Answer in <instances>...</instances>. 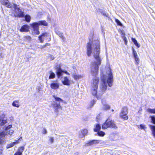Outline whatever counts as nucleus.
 I'll return each mask as SVG.
<instances>
[{"mask_svg":"<svg viewBox=\"0 0 155 155\" xmlns=\"http://www.w3.org/2000/svg\"><path fill=\"white\" fill-rule=\"evenodd\" d=\"M55 68L57 69L56 73L58 78H60V77L62 75V73L64 72V71L62 70L60 68V66L57 65L55 67Z\"/></svg>","mask_w":155,"mask_h":155,"instance_id":"nucleus-11","label":"nucleus"},{"mask_svg":"<svg viewBox=\"0 0 155 155\" xmlns=\"http://www.w3.org/2000/svg\"><path fill=\"white\" fill-rule=\"evenodd\" d=\"M151 119L153 123L155 124V117L154 116H151Z\"/></svg>","mask_w":155,"mask_h":155,"instance_id":"nucleus-43","label":"nucleus"},{"mask_svg":"<svg viewBox=\"0 0 155 155\" xmlns=\"http://www.w3.org/2000/svg\"><path fill=\"white\" fill-rule=\"evenodd\" d=\"M95 103V101L94 100H93L92 101H91V107H92L93 106L94 104Z\"/></svg>","mask_w":155,"mask_h":155,"instance_id":"nucleus-46","label":"nucleus"},{"mask_svg":"<svg viewBox=\"0 0 155 155\" xmlns=\"http://www.w3.org/2000/svg\"><path fill=\"white\" fill-rule=\"evenodd\" d=\"M59 82L57 80L53 81L50 84L51 88L54 90H57L59 88Z\"/></svg>","mask_w":155,"mask_h":155,"instance_id":"nucleus-9","label":"nucleus"},{"mask_svg":"<svg viewBox=\"0 0 155 155\" xmlns=\"http://www.w3.org/2000/svg\"><path fill=\"white\" fill-rule=\"evenodd\" d=\"M29 26L25 25H23L20 30L21 32H27L29 31Z\"/></svg>","mask_w":155,"mask_h":155,"instance_id":"nucleus-14","label":"nucleus"},{"mask_svg":"<svg viewBox=\"0 0 155 155\" xmlns=\"http://www.w3.org/2000/svg\"><path fill=\"white\" fill-rule=\"evenodd\" d=\"M101 102L103 105V106L102 107V109L103 110H107L110 109V106L107 104L105 102L102 101Z\"/></svg>","mask_w":155,"mask_h":155,"instance_id":"nucleus-19","label":"nucleus"},{"mask_svg":"<svg viewBox=\"0 0 155 155\" xmlns=\"http://www.w3.org/2000/svg\"><path fill=\"white\" fill-rule=\"evenodd\" d=\"M57 34L63 40H64L65 38L64 36L63 33H58Z\"/></svg>","mask_w":155,"mask_h":155,"instance_id":"nucleus-36","label":"nucleus"},{"mask_svg":"<svg viewBox=\"0 0 155 155\" xmlns=\"http://www.w3.org/2000/svg\"><path fill=\"white\" fill-rule=\"evenodd\" d=\"M97 87H92L91 88L92 89V94L95 96L97 95Z\"/></svg>","mask_w":155,"mask_h":155,"instance_id":"nucleus-23","label":"nucleus"},{"mask_svg":"<svg viewBox=\"0 0 155 155\" xmlns=\"http://www.w3.org/2000/svg\"><path fill=\"white\" fill-rule=\"evenodd\" d=\"M62 82L64 85H69L70 84V81L69 79L66 77H65L64 80H62Z\"/></svg>","mask_w":155,"mask_h":155,"instance_id":"nucleus-20","label":"nucleus"},{"mask_svg":"<svg viewBox=\"0 0 155 155\" xmlns=\"http://www.w3.org/2000/svg\"><path fill=\"white\" fill-rule=\"evenodd\" d=\"M97 134L99 136L103 137L105 135V134L103 131H100L98 132Z\"/></svg>","mask_w":155,"mask_h":155,"instance_id":"nucleus-32","label":"nucleus"},{"mask_svg":"<svg viewBox=\"0 0 155 155\" xmlns=\"http://www.w3.org/2000/svg\"><path fill=\"white\" fill-rule=\"evenodd\" d=\"M25 148L24 147H21L19 148L18 151L15 153L14 155H22Z\"/></svg>","mask_w":155,"mask_h":155,"instance_id":"nucleus-18","label":"nucleus"},{"mask_svg":"<svg viewBox=\"0 0 155 155\" xmlns=\"http://www.w3.org/2000/svg\"><path fill=\"white\" fill-rule=\"evenodd\" d=\"M125 33L123 31H121V37L122 38H123V37H125Z\"/></svg>","mask_w":155,"mask_h":155,"instance_id":"nucleus-44","label":"nucleus"},{"mask_svg":"<svg viewBox=\"0 0 155 155\" xmlns=\"http://www.w3.org/2000/svg\"><path fill=\"white\" fill-rule=\"evenodd\" d=\"M149 127L153 135L155 138V126L150 125Z\"/></svg>","mask_w":155,"mask_h":155,"instance_id":"nucleus-22","label":"nucleus"},{"mask_svg":"<svg viewBox=\"0 0 155 155\" xmlns=\"http://www.w3.org/2000/svg\"><path fill=\"white\" fill-rule=\"evenodd\" d=\"M93 34L91 33L89 36V42L86 47L87 54L90 56L92 53L97 62H94L91 66V74L93 76H96L98 74L99 66L101 64L102 59L99 57L100 51V42L97 40H93Z\"/></svg>","mask_w":155,"mask_h":155,"instance_id":"nucleus-1","label":"nucleus"},{"mask_svg":"<svg viewBox=\"0 0 155 155\" xmlns=\"http://www.w3.org/2000/svg\"><path fill=\"white\" fill-rule=\"evenodd\" d=\"M25 18L26 21L29 22L30 21L31 17L29 15H27L25 16Z\"/></svg>","mask_w":155,"mask_h":155,"instance_id":"nucleus-31","label":"nucleus"},{"mask_svg":"<svg viewBox=\"0 0 155 155\" xmlns=\"http://www.w3.org/2000/svg\"><path fill=\"white\" fill-rule=\"evenodd\" d=\"M24 39L25 41H29L31 40V38L29 36H25L24 37Z\"/></svg>","mask_w":155,"mask_h":155,"instance_id":"nucleus-35","label":"nucleus"},{"mask_svg":"<svg viewBox=\"0 0 155 155\" xmlns=\"http://www.w3.org/2000/svg\"><path fill=\"white\" fill-rule=\"evenodd\" d=\"M100 141L99 140H92L88 141L87 143H86L85 146H91L94 144H98L100 142Z\"/></svg>","mask_w":155,"mask_h":155,"instance_id":"nucleus-13","label":"nucleus"},{"mask_svg":"<svg viewBox=\"0 0 155 155\" xmlns=\"http://www.w3.org/2000/svg\"><path fill=\"white\" fill-rule=\"evenodd\" d=\"M139 127L140 129L143 130H145L147 128L146 126L144 124H140Z\"/></svg>","mask_w":155,"mask_h":155,"instance_id":"nucleus-34","label":"nucleus"},{"mask_svg":"<svg viewBox=\"0 0 155 155\" xmlns=\"http://www.w3.org/2000/svg\"><path fill=\"white\" fill-rule=\"evenodd\" d=\"M135 61H136V64L138 65L139 64L140 60L139 58L138 57V56L134 57Z\"/></svg>","mask_w":155,"mask_h":155,"instance_id":"nucleus-37","label":"nucleus"},{"mask_svg":"<svg viewBox=\"0 0 155 155\" xmlns=\"http://www.w3.org/2000/svg\"><path fill=\"white\" fill-rule=\"evenodd\" d=\"M132 40L134 43V45H136L137 48H139L140 47V45L138 44L137 41L135 39L132 38Z\"/></svg>","mask_w":155,"mask_h":155,"instance_id":"nucleus-26","label":"nucleus"},{"mask_svg":"<svg viewBox=\"0 0 155 155\" xmlns=\"http://www.w3.org/2000/svg\"><path fill=\"white\" fill-rule=\"evenodd\" d=\"M2 4L4 5H5L6 7L9 8H10L12 6V5L9 3L8 0H3L1 1Z\"/></svg>","mask_w":155,"mask_h":155,"instance_id":"nucleus-17","label":"nucleus"},{"mask_svg":"<svg viewBox=\"0 0 155 155\" xmlns=\"http://www.w3.org/2000/svg\"><path fill=\"white\" fill-rule=\"evenodd\" d=\"M3 151V148L2 147L0 148V155H1Z\"/></svg>","mask_w":155,"mask_h":155,"instance_id":"nucleus-48","label":"nucleus"},{"mask_svg":"<svg viewBox=\"0 0 155 155\" xmlns=\"http://www.w3.org/2000/svg\"><path fill=\"white\" fill-rule=\"evenodd\" d=\"M127 107H124L122 108L120 114V116L122 118L125 120H127L128 119V116H127Z\"/></svg>","mask_w":155,"mask_h":155,"instance_id":"nucleus-8","label":"nucleus"},{"mask_svg":"<svg viewBox=\"0 0 155 155\" xmlns=\"http://www.w3.org/2000/svg\"><path fill=\"white\" fill-rule=\"evenodd\" d=\"M122 38L123 39V40L124 41V43L125 45H127V40L126 37H123V38Z\"/></svg>","mask_w":155,"mask_h":155,"instance_id":"nucleus-42","label":"nucleus"},{"mask_svg":"<svg viewBox=\"0 0 155 155\" xmlns=\"http://www.w3.org/2000/svg\"><path fill=\"white\" fill-rule=\"evenodd\" d=\"M47 45H49V44L48 43H47L45 45H43L41 46V48H44L45 47L47 46Z\"/></svg>","mask_w":155,"mask_h":155,"instance_id":"nucleus-47","label":"nucleus"},{"mask_svg":"<svg viewBox=\"0 0 155 155\" xmlns=\"http://www.w3.org/2000/svg\"><path fill=\"white\" fill-rule=\"evenodd\" d=\"M65 74H67L69 75L70 74L69 73H68L67 71H64V72H63Z\"/></svg>","mask_w":155,"mask_h":155,"instance_id":"nucleus-50","label":"nucleus"},{"mask_svg":"<svg viewBox=\"0 0 155 155\" xmlns=\"http://www.w3.org/2000/svg\"><path fill=\"white\" fill-rule=\"evenodd\" d=\"M53 97L54 98L56 102H53L52 104V106L54 109V112L58 113V109H62V107L60 105V103L63 102L64 101L56 96L54 95Z\"/></svg>","mask_w":155,"mask_h":155,"instance_id":"nucleus-3","label":"nucleus"},{"mask_svg":"<svg viewBox=\"0 0 155 155\" xmlns=\"http://www.w3.org/2000/svg\"><path fill=\"white\" fill-rule=\"evenodd\" d=\"M99 79L98 77H95L91 82V86L92 87H97Z\"/></svg>","mask_w":155,"mask_h":155,"instance_id":"nucleus-10","label":"nucleus"},{"mask_svg":"<svg viewBox=\"0 0 155 155\" xmlns=\"http://www.w3.org/2000/svg\"><path fill=\"white\" fill-rule=\"evenodd\" d=\"M50 35L49 33H44L42 34L41 35L38 36V38L40 42H43L44 41V38L45 37H50Z\"/></svg>","mask_w":155,"mask_h":155,"instance_id":"nucleus-12","label":"nucleus"},{"mask_svg":"<svg viewBox=\"0 0 155 155\" xmlns=\"http://www.w3.org/2000/svg\"><path fill=\"white\" fill-rule=\"evenodd\" d=\"M101 13L104 16H107V14L104 11H101Z\"/></svg>","mask_w":155,"mask_h":155,"instance_id":"nucleus-41","label":"nucleus"},{"mask_svg":"<svg viewBox=\"0 0 155 155\" xmlns=\"http://www.w3.org/2000/svg\"><path fill=\"white\" fill-rule=\"evenodd\" d=\"M115 21L117 23V24L120 26H121L122 25V24L120 22V21L119 20L117 19H116Z\"/></svg>","mask_w":155,"mask_h":155,"instance_id":"nucleus-40","label":"nucleus"},{"mask_svg":"<svg viewBox=\"0 0 155 155\" xmlns=\"http://www.w3.org/2000/svg\"><path fill=\"white\" fill-rule=\"evenodd\" d=\"M42 133L43 134H46L47 133V131L46 129L45 128H43Z\"/></svg>","mask_w":155,"mask_h":155,"instance_id":"nucleus-45","label":"nucleus"},{"mask_svg":"<svg viewBox=\"0 0 155 155\" xmlns=\"http://www.w3.org/2000/svg\"><path fill=\"white\" fill-rule=\"evenodd\" d=\"M40 25L47 26V23L45 21H41L38 22H34L31 25L33 29H39V26Z\"/></svg>","mask_w":155,"mask_h":155,"instance_id":"nucleus-7","label":"nucleus"},{"mask_svg":"<svg viewBox=\"0 0 155 155\" xmlns=\"http://www.w3.org/2000/svg\"><path fill=\"white\" fill-rule=\"evenodd\" d=\"M51 60H53L54 59V58L52 57V56L51 57Z\"/></svg>","mask_w":155,"mask_h":155,"instance_id":"nucleus-51","label":"nucleus"},{"mask_svg":"<svg viewBox=\"0 0 155 155\" xmlns=\"http://www.w3.org/2000/svg\"><path fill=\"white\" fill-rule=\"evenodd\" d=\"M133 54L134 57L137 56V54L136 51L133 48Z\"/></svg>","mask_w":155,"mask_h":155,"instance_id":"nucleus-38","label":"nucleus"},{"mask_svg":"<svg viewBox=\"0 0 155 155\" xmlns=\"http://www.w3.org/2000/svg\"><path fill=\"white\" fill-rule=\"evenodd\" d=\"M5 116V115L3 114L0 117V126H3L7 122L6 120L4 118Z\"/></svg>","mask_w":155,"mask_h":155,"instance_id":"nucleus-15","label":"nucleus"},{"mask_svg":"<svg viewBox=\"0 0 155 155\" xmlns=\"http://www.w3.org/2000/svg\"><path fill=\"white\" fill-rule=\"evenodd\" d=\"M88 133V130L86 129L81 130V133L79 135V137L80 138H83L85 136L87 135Z\"/></svg>","mask_w":155,"mask_h":155,"instance_id":"nucleus-16","label":"nucleus"},{"mask_svg":"<svg viewBox=\"0 0 155 155\" xmlns=\"http://www.w3.org/2000/svg\"><path fill=\"white\" fill-rule=\"evenodd\" d=\"M18 101H15L13 102L12 104L13 106L17 107H19V105H18Z\"/></svg>","mask_w":155,"mask_h":155,"instance_id":"nucleus-29","label":"nucleus"},{"mask_svg":"<svg viewBox=\"0 0 155 155\" xmlns=\"http://www.w3.org/2000/svg\"><path fill=\"white\" fill-rule=\"evenodd\" d=\"M102 128L103 129H106L108 128H117V127L114 123V122L112 120H110L107 119L105 123L102 125Z\"/></svg>","mask_w":155,"mask_h":155,"instance_id":"nucleus-5","label":"nucleus"},{"mask_svg":"<svg viewBox=\"0 0 155 155\" xmlns=\"http://www.w3.org/2000/svg\"><path fill=\"white\" fill-rule=\"evenodd\" d=\"M112 110V111H114V110H113V109L112 110Z\"/></svg>","mask_w":155,"mask_h":155,"instance_id":"nucleus-52","label":"nucleus"},{"mask_svg":"<svg viewBox=\"0 0 155 155\" xmlns=\"http://www.w3.org/2000/svg\"><path fill=\"white\" fill-rule=\"evenodd\" d=\"M147 111L150 113L155 114V108L154 109L149 108L147 109Z\"/></svg>","mask_w":155,"mask_h":155,"instance_id":"nucleus-33","label":"nucleus"},{"mask_svg":"<svg viewBox=\"0 0 155 155\" xmlns=\"http://www.w3.org/2000/svg\"><path fill=\"white\" fill-rule=\"evenodd\" d=\"M73 77L75 80H77L80 78L82 76L81 75L75 74L73 75Z\"/></svg>","mask_w":155,"mask_h":155,"instance_id":"nucleus-28","label":"nucleus"},{"mask_svg":"<svg viewBox=\"0 0 155 155\" xmlns=\"http://www.w3.org/2000/svg\"><path fill=\"white\" fill-rule=\"evenodd\" d=\"M12 127V125H10L8 126L5 127L4 128V130L3 131H5L9 133L10 130H8L9 129Z\"/></svg>","mask_w":155,"mask_h":155,"instance_id":"nucleus-30","label":"nucleus"},{"mask_svg":"<svg viewBox=\"0 0 155 155\" xmlns=\"http://www.w3.org/2000/svg\"><path fill=\"white\" fill-rule=\"evenodd\" d=\"M22 139V137H21L17 141H18V143H20V141H21Z\"/></svg>","mask_w":155,"mask_h":155,"instance_id":"nucleus-49","label":"nucleus"},{"mask_svg":"<svg viewBox=\"0 0 155 155\" xmlns=\"http://www.w3.org/2000/svg\"><path fill=\"white\" fill-rule=\"evenodd\" d=\"M54 139L53 137H50L49 140V141L51 143H52L54 142Z\"/></svg>","mask_w":155,"mask_h":155,"instance_id":"nucleus-39","label":"nucleus"},{"mask_svg":"<svg viewBox=\"0 0 155 155\" xmlns=\"http://www.w3.org/2000/svg\"><path fill=\"white\" fill-rule=\"evenodd\" d=\"M18 143V141H17V140H16L14 142H13L8 144L7 146V148H9L10 147H12L14 146L15 145H17Z\"/></svg>","mask_w":155,"mask_h":155,"instance_id":"nucleus-21","label":"nucleus"},{"mask_svg":"<svg viewBox=\"0 0 155 155\" xmlns=\"http://www.w3.org/2000/svg\"><path fill=\"white\" fill-rule=\"evenodd\" d=\"M12 7L15 9V13L14 15L15 17H22L24 16V12L22 11L21 9L19 7V6L17 5L13 4Z\"/></svg>","mask_w":155,"mask_h":155,"instance_id":"nucleus-6","label":"nucleus"},{"mask_svg":"<svg viewBox=\"0 0 155 155\" xmlns=\"http://www.w3.org/2000/svg\"><path fill=\"white\" fill-rule=\"evenodd\" d=\"M55 74L51 71H50V75L49 77V79H53L55 78Z\"/></svg>","mask_w":155,"mask_h":155,"instance_id":"nucleus-24","label":"nucleus"},{"mask_svg":"<svg viewBox=\"0 0 155 155\" xmlns=\"http://www.w3.org/2000/svg\"><path fill=\"white\" fill-rule=\"evenodd\" d=\"M101 127L99 124H97L96 125L95 128L94 129V130L95 132H98L101 129Z\"/></svg>","mask_w":155,"mask_h":155,"instance_id":"nucleus-27","label":"nucleus"},{"mask_svg":"<svg viewBox=\"0 0 155 155\" xmlns=\"http://www.w3.org/2000/svg\"><path fill=\"white\" fill-rule=\"evenodd\" d=\"M32 33L34 35L39 34L40 32L39 31V29H33Z\"/></svg>","mask_w":155,"mask_h":155,"instance_id":"nucleus-25","label":"nucleus"},{"mask_svg":"<svg viewBox=\"0 0 155 155\" xmlns=\"http://www.w3.org/2000/svg\"><path fill=\"white\" fill-rule=\"evenodd\" d=\"M101 82L100 87L101 91L103 92L106 90L107 84L110 87L112 85L113 76L110 69H109L106 75H101Z\"/></svg>","mask_w":155,"mask_h":155,"instance_id":"nucleus-2","label":"nucleus"},{"mask_svg":"<svg viewBox=\"0 0 155 155\" xmlns=\"http://www.w3.org/2000/svg\"><path fill=\"white\" fill-rule=\"evenodd\" d=\"M14 132V130H10L9 133L5 131L0 132V145L2 144L5 142V141L1 138H3V139L5 140L7 138V137L5 136L10 135L9 138H10L11 135L13 134Z\"/></svg>","mask_w":155,"mask_h":155,"instance_id":"nucleus-4","label":"nucleus"}]
</instances>
